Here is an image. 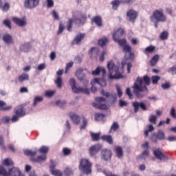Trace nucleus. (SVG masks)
<instances>
[{
  "label": "nucleus",
  "instance_id": "2eb2a0df",
  "mask_svg": "<svg viewBox=\"0 0 176 176\" xmlns=\"http://www.w3.org/2000/svg\"><path fill=\"white\" fill-rule=\"evenodd\" d=\"M133 108H134V112L135 113H137V112H138L140 108H141V109H142V111H146V104H145V103L141 102H138L137 101L133 102L132 104Z\"/></svg>",
  "mask_w": 176,
  "mask_h": 176
},
{
  "label": "nucleus",
  "instance_id": "680f3d73",
  "mask_svg": "<svg viewBox=\"0 0 176 176\" xmlns=\"http://www.w3.org/2000/svg\"><path fill=\"white\" fill-rule=\"evenodd\" d=\"M74 66V62H69L67 63L66 68H65V74H68V71L69 70V68H72Z\"/></svg>",
  "mask_w": 176,
  "mask_h": 176
},
{
  "label": "nucleus",
  "instance_id": "72a5a7b5",
  "mask_svg": "<svg viewBox=\"0 0 176 176\" xmlns=\"http://www.w3.org/2000/svg\"><path fill=\"white\" fill-rule=\"evenodd\" d=\"M119 124L117 122H114L110 128L109 133H112V131L114 133L118 131V130H119Z\"/></svg>",
  "mask_w": 176,
  "mask_h": 176
},
{
  "label": "nucleus",
  "instance_id": "6ab92c4d",
  "mask_svg": "<svg viewBox=\"0 0 176 176\" xmlns=\"http://www.w3.org/2000/svg\"><path fill=\"white\" fill-rule=\"evenodd\" d=\"M124 34V30L122 28H119L118 30H117L116 32L113 33V41H115L114 36H116L117 39H120V38H122V36H123Z\"/></svg>",
  "mask_w": 176,
  "mask_h": 176
},
{
  "label": "nucleus",
  "instance_id": "423d86ee",
  "mask_svg": "<svg viewBox=\"0 0 176 176\" xmlns=\"http://www.w3.org/2000/svg\"><path fill=\"white\" fill-rule=\"evenodd\" d=\"M14 115L12 117L11 121L12 123H14L19 120V118H23V116H25V110L24 109V105L21 104L17 106L14 109Z\"/></svg>",
  "mask_w": 176,
  "mask_h": 176
},
{
  "label": "nucleus",
  "instance_id": "0eeeda50",
  "mask_svg": "<svg viewBox=\"0 0 176 176\" xmlns=\"http://www.w3.org/2000/svg\"><path fill=\"white\" fill-rule=\"evenodd\" d=\"M92 164L87 159H82L80 162L79 169L87 175L91 174Z\"/></svg>",
  "mask_w": 176,
  "mask_h": 176
},
{
  "label": "nucleus",
  "instance_id": "f03ea898",
  "mask_svg": "<svg viewBox=\"0 0 176 176\" xmlns=\"http://www.w3.org/2000/svg\"><path fill=\"white\" fill-rule=\"evenodd\" d=\"M109 69V79H120L123 78L122 73L119 72V67L115 65L113 61L111 60L107 64Z\"/></svg>",
  "mask_w": 176,
  "mask_h": 176
},
{
  "label": "nucleus",
  "instance_id": "a878e982",
  "mask_svg": "<svg viewBox=\"0 0 176 176\" xmlns=\"http://www.w3.org/2000/svg\"><path fill=\"white\" fill-rule=\"evenodd\" d=\"M102 141H106L107 144H109V145L113 144V139L112 138V136L111 135H104L101 137Z\"/></svg>",
  "mask_w": 176,
  "mask_h": 176
},
{
  "label": "nucleus",
  "instance_id": "c756f323",
  "mask_svg": "<svg viewBox=\"0 0 176 176\" xmlns=\"http://www.w3.org/2000/svg\"><path fill=\"white\" fill-rule=\"evenodd\" d=\"M100 94H102V96H104V97H107V98L110 97V98H113V101H116V98H117L116 95H111L109 92H105L104 89H102V91H100Z\"/></svg>",
  "mask_w": 176,
  "mask_h": 176
},
{
  "label": "nucleus",
  "instance_id": "393cba45",
  "mask_svg": "<svg viewBox=\"0 0 176 176\" xmlns=\"http://www.w3.org/2000/svg\"><path fill=\"white\" fill-rule=\"evenodd\" d=\"M115 153L118 159H122L123 157V148L119 146H116Z\"/></svg>",
  "mask_w": 176,
  "mask_h": 176
},
{
  "label": "nucleus",
  "instance_id": "69168bd1",
  "mask_svg": "<svg viewBox=\"0 0 176 176\" xmlns=\"http://www.w3.org/2000/svg\"><path fill=\"white\" fill-rule=\"evenodd\" d=\"M101 72V67H98L96 70L92 71L91 74L97 76Z\"/></svg>",
  "mask_w": 176,
  "mask_h": 176
},
{
  "label": "nucleus",
  "instance_id": "aec40b11",
  "mask_svg": "<svg viewBox=\"0 0 176 176\" xmlns=\"http://www.w3.org/2000/svg\"><path fill=\"white\" fill-rule=\"evenodd\" d=\"M69 116L74 124H79V123H80V117H79V116L74 113H69Z\"/></svg>",
  "mask_w": 176,
  "mask_h": 176
},
{
  "label": "nucleus",
  "instance_id": "e433bc0d",
  "mask_svg": "<svg viewBox=\"0 0 176 176\" xmlns=\"http://www.w3.org/2000/svg\"><path fill=\"white\" fill-rule=\"evenodd\" d=\"M43 101V97L42 96H36L33 101V107H36L38 105V103L42 102Z\"/></svg>",
  "mask_w": 176,
  "mask_h": 176
},
{
  "label": "nucleus",
  "instance_id": "412c9836",
  "mask_svg": "<svg viewBox=\"0 0 176 176\" xmlns=\"http://www.w3.org/2000/svg\"><path fill=\"white\" fill-rule=\"evenodd\" d=\"M47 159L46 155H39L36 158L32 157L30 159L31 162H33V163H42L43 162H45Z\"/></svg>",
  "mask_w": 176,
  "mask_h": 176
},
{
  "label": "nucleus",
  "instance_id": "a19ab883",
  "mask_svg": "<svg viewBox=\"0 0 176 176\" xmlns=\"http://www.w3.org/2000/svg\"><path fill=\"white\" fill-rule=\"evenodd\" d=\"M120 3H122V1H120L119 0H114V1H111V5H112L113 9H114V10H116V9H118V8H119V5H120Z\"/></svg>",
  "mask_w": 176,
  "mask_h": 176
},
{
  "label": "nucleus",
  "instance_id": "c03bdc74",
  "mask_svg": "<svg viewBox=\"0 0 176 176\" xmlns=\"http://www.w3.org/2000/svg\"><path fill=\"white\" fill-rule=\"evenodd\" d=\"M38 152L40 153H43L44 155H46V153H47V152H49V147H47L46 146H42L39 148Z\"/></svg>",
  "mask_w": 176,
  "mask_h": 176
},
{
  "label": "nucleus",
  "instance_id": "13d9d810",
  "mask_svg": "<svg viewBox=\"0 0 176 176\" xmlns=\"http://www.w3.org/2000/svg\"><path fill=\"white\" fill-rule=\"evenodd\" d=\"M65 29V28L64 27V24H63V22H60L57 34L60 35V34H61L64 31Z\"/></svg>",
  "mask_w": 176,
  "mask_h": 176
},
{
  "label": "nucleus",
  "instance_id": "774afa93",
  "mask_svg": "<svg viewBox=\"0 0 176 176\" xmlns=\"http://www.w3.org/2000/svg\"><path fill=\"white\" fill-rule=\"evenodd\" d=\"M149 157V151L145 150L142 153V159H146V157Z\"/></svg>",
  "mask_w": 176,
  "mask_h": 176
},
{
  "label": "nucleus",
  "instance_id": "39448f33",
  "mask_svg": "<svg viewBox=\"0 0 176 176\" xmlns=\"http://www.w3.org/2000/svg\"><path fill=\"white\" fill-rule=\"evenodd\" d=\"M151 21H160L164 23L167 21V16L163 12V10H155L150 17Z\"/></svg>",
  "mask_w": 176,
  "mask_h": 176
},
{
  "label": "nucleus",
  "instance_id": "a18cd8bd",
  "mask_svg": "<svg viewBox=\"0 0 176 176\" xmlns=\"http://www.w3.org/2000/svg\"><path fill=\"white\" fill-rule=\"evenodd\" d=\"M63 153L64 156H69V155L72 153V151H71V149L68 147H65L63 149Z\"/></svg>",
  "mask_w": 176,
  "mask_h": 176
},
{
  "label": "nucleus",
  "instance_id": "ea45409f",
  "mask_svg": "<svg viewBox=\"0 0 176 176\" xmlns=\"http://www.w3.org/2000/svg\"><path fill=\"white\" fill-rule=\"evenodd\" d=\"M107 43H108V38H102L98 41V45H100L101 47H104Z\"/></svg>",
  "mask_w": 176,
  "mask_h": 176
},
{
  "label": "nucleus",
  "instance_id": "9b49d317",
  "mask_svg": "<svg viewBox=\"0 0 176 176\" xmlns=\"http://www.w3.org/2000/svg\"><path fill=\"white\" fill-rule=\"evenodd\" d=\"M102 146L101 144H96L91 146L89 148V154L91 156V157H94V156L96 155L100 151H101Z\"/></svg>",
  "mask_w": 176,
  "mask_h": 176
},
{
  "label": "nucleus",
  "instance_id": "20e7f679",
  "mask_svg": "<svg viewBox=\"0 0 176 176\" xmlns=\"http://www.w3.org/2000/svg\"><path fill=\"white\" fill-rule=\"evenodd\" d=\"M0 175L2 176H24V175L21 173V170L17 168L14 167L10 168L8 172L5 167L2 166H0Z\"/></svg>",
  "mask_w": 176,
  "mask_h": 176
},
{
  "label": "nucleus",
  "instance_id": "de8ad7c7",
  "mask_svg": "<svg viewBox=\"0 0 176 176\" xmlns=\"http://www.w3.org/2000/svg\"><path fill=\"white\" fill-rule=\"evenodd\" d=\"M160 39H162V41H166V39H168V32H166V31L162 32L160 36Z\"/></svg>",
  "mask_w": 176,
  "mask_h": 176
},
{
  "label": "nucleus",
  "instance_id": "7c9ffc66",
  "mask_svg": "<svg viewBox=\"0 0 176 176\" xmlns=\"http://www.w3.org/2000/svg\"><path fill=\"white\" fill-rule=\"evenodd\" d=\"M80 18L77 19L80 24H85L87 20V16L85 14L80 13Z\"/></svg>",
  "mask_w": 176,
  "mask_h": 176
},
{
  "label": "nucleus",
  "instance_id": "f704fd0d",
  "mask_svg": "<svg viewBox=\"0 0 176 176\" xmlns=\"http://www.w3.org/2000/svg\"><path fill=\"white\" fill-rule=\"evenodd\" d=\"M159 55L156 54L151 58V60H150V64L151 67H155V65L157 64V61H159Z\"/></svg>",
  "mask_w": 176,
  "mask_h": 176
},
{
  "label": "nucleus",
  "instance_id": "79ce46f5",
  "mask_svg": "<svg viewBox=\"0 0 176 176\" xmlns=\"http://www.w3.org/2000/svg\"><path fill=\"white\" fill-rule=\"evenodd\" d=\"M36 153H38L37 151H32V150H25L24 151V154L25 155V156H35L36 155Z\"/></svg>",
  "mask_w": 176,
  "mask_h": 176
},
{
  "label": "nucleus",
  "instance_id": "2f4dec72",
  "mask_svg": "<svg viewBox=\"0 0 176 176\" xmlns=\"http://www.w3.org/2000/svg\"><path fill=\"white\" fill-rule=\"evenodd\" d=\"M155 50H156V47H155L153 45H150L145 48L144 54L148 55V54H149V53H153V52H155Z\"/></svg>",
  "mask_w": 176,
  "mask_h": 176
},
{
  "label": "nucleus",
  "instance_id": "f257e3e1",
  "mask_svg": "<svg viewBox=\"0 0 176 176\" xmlns=\"http://www.w3.org/2000/svg\"><path fill=\"white\" fill-rule=\"evenodd\" d=\"M151 85V78L148 75L144 76L142 78L138 77L136 82L134 83L133 89V94L137 98H144L145 97L144 91H148V87Z\"/></svg>",
  "mask_w": 176,
  "mask_h": 176
},
{
  "label": "nucleus",
  "instance_id": "0e129e2a",
  "mask_svg": "<svg viewBox=\"0 0 176 176\" xmlns=\"http://www.w3.org/2000/svg\"><path fill=\"white\" fill-rule=\"evenodd\" d=\"M73 174H74V172L72 171V170H71V168H66V169L65 170V175L66 176H71Z\"/></svg>",
  "mask_w": 176,
  "mask_h": 176
},
{
  "label": "nucleus",
  "instance_id": "8fccbe9b",
  "mask_svg": "<svg viewBox=\"0 0 176 176\" xmlns=\"http://www.w3.org/2000/svg\"><path fill=\"white\" fill-rule=\"evenodd\" d=\"M0 9H1V10L3 12H8V10L10 9V5L9 3H5L2 7H0Z\"/></svg>",
  "mask_w": 176,
  "mask_h": 176
},
{
  "label": "nucleus",
  "instance_id": "bf43d9fd",
  "mask_svg": "<svg viewBox=\"0 0 176 176\" xmlns=\"http://www.w3.org/2000/svg\"><path fill=\"white\" fill-rule=\"evenodd\" d=\"M157 121V118L156 116H151L149 118V122L153 123V124H156V122Z\"/></svg>",
  "mask_w": 176,
  "mask_h": 176
},
{
  "label": "nucleus",
  "instance_id": "c9c22d12",
  "mask_svg": "<svg viewBox=\"0 0 176 176\" xmlns=\"http://www.w3.org/2000/svg\"><path fill=\"white\" fill-rule=\"evenodd\" d=\"M75 21V19H69L67 24L66 25L67 30L69 31V32H71L72 31V27L74 25V22Z\"/></svg>",
  "mask_w": 176,
  "mask_h": 176
},
{
  "label": "nucleus",
  "instance_id": "ddd939ff",
  "mask_svg": "<svg viewBox=\"0 0 176 176\" xmlns=\"http://www.w3.org/2000/svg\"><path fill=\"white\" fill-rule=\"evenodd\" d=\"M40 0H25L24 6L26 9H34L39 5Z\"/></svg>",
  "mask_w": 176,
  "mask_h": 176
},
{
  "label": "nucleus",
  "instance_id": "473e14b6",
  "mask_svg": "<svg viewBox=\"0 0 176 176\" xmlns=\"http://www.w3.org/2000/svg\"><path fill=\"white\" fill-rule=\"evenodd\" d=\"M114 41H116L120 46H124L126 45V43H127V41H126V38H116V36H114Z\"/></svg>",
  "mask_w": 176,
  "mask_h": 176
},
{
  "label": "nucleus",
  "instance_id": "052dcab7",
  "mask_svg": "<svg viewBox=\"0 0 176 176\" xmlns=\"http://www.w3.org/2000/svg\"><path fill=\"white\" fill-rule=\"evenodd\" d=\"M86 126H87V119L86 118H82V125L80 126L81 130H85L86 129Z\"/></svg>",
  "mask_w": 176,
  "mask_h": 176
},
{
  "label": "nucleus",
  "instance_id": "4c0bfd02",
  "mask_svg": "<svg viewBox=\"0 0 176 176\" xmlns=\"http://www.w3.org/2000/svg\"><path fill=\"white\" fill-rule=\"evenodd\" d=\"M19 82H24V80H28L30 79V76L28 74H22L18 78Z\"/></svg>",
  "mask_w": 176,
  "mask_h": 176
},
{
  "label": "nucleus",
  "instance_id": "bb28decb",
  "mask_svg": "<svg viewBox=\"0 0 176 176\" xmlns=\"http://www.w3.org/2000/svg\"><path fill=\"white\" fill-rule=\"evenodd\" d=\"M3 166H6V167H12L14 166V162H13V160H12L11 158H6L3 161Z\"/></svg>",
  "mask_w": 176,
  "mask_h": 176
},
{
  "label": "nucleus",
  "instance_id": "338daca9",
  "mask_svg": "<svg viewBox=\"0 0 176 176\" xmlns=\"http://www.w3.org/2000/svg\"><path fill=\"white\" fill-rule=\"evenodd\" d=\"M56 94V91H46L45 96L46 97H53Z\"/></svg>",
  "mask_w": 176,
  "mask_h": 176
},
{
  "label": "nucleus",
  "instance_id": "5fc2aeb1",
  "mask_svg": "<svg viewBox=\"0 0 176 176\" xmlns=\"http://www.w3.org/2000/svg\"><path fill=\"white\" fill-rule=\"evenodd\" d=\"M0 146L3 149V151H6V147L5 146V141L3 140V136L0 135Z\"/></svg>",
  "mask_w": 176,
  "mask_h": 176
},
{
  "label": "nucleus",
  "instance_id": "4be33fe9",
  "mask_svg": "<svg viewBox=\"0 0 176 176\" xmlns=\"http://www.w3.org/2000/svg\"><path fill=\"white\" fill-rule=\"evenodd\" d=\"M12 108V105L6 106V103L3 100H0V111H3L6 112L8 111H10Z\"/></svg>",
  "mask_w": 176,
  "mask_h": 176
},
{
  "label": "nucleus",
  "instance_id": "c85d7f7f",
  "mask_svg": "<svg viewBox=\"0 0 176 176\" xmlns=\"http://www.w3.org/2000/svg\"><path fill=\"white\" fill-rule=\"evenodd\" d=\"M146 127L148 129L144 131V137L146 138L149 137V133H152V131H155V127L152 124L147 125Z\"/></svg>",
  "mask_w": 176,
  "mask_h": 176
},
{
  "label": "nucleus",
  "instance_id": "7ed1b4c3",
  "mask_svg": "<svg viewBox=\"0 0 176 176\" xmlns=\"http://www.w3.org/2000/svg\"><path fill=\"white\" fill-rule=\"evenodd\" d=\"M69 85L72 87V91L74 92L75 94H79L80 93H82L83 94H87V96H89V94H90V90L86 87L85 88L76 87V81H75V79L74 78H71L69 80Z\"/></svg>",
  "mask_w": 176,
  "mask_h": 176
},
{
  "label": "nucleus",
  "instance_id": "5701e85b",
  "mask_svg": "<svg viewBox=\"0 0 176 176\" xmlns=\"http://www.w3.org/2000/svg\"><path fill=\"white\" fill-rule=\"evenodd\" d=\"M92 23H95L98 27H102V18L100 16H95L91 19Z\"/></svg>",
  "mask_w": 176,
  "mask_h": 176
},
{
  "label": "nucleus",
  "instance_id": "37998d69",
  "mask_svg": "<svg viewBox=\"0 0 176 176\" xmlns=\"http://www.w3.org/2000/svg\"><path fill=\"white\" fill-rule=\"evenodd\" d=\"M20 50L22 52H27L28 50H30V43H27L25 44H23L21 46Z\"/></svg>",
  "mask_w": 176,
  "mask_h": 176
},
{
  "label": "nucleus",
  "instance_id": "4468645a",
  "mask_svg": "<svg viewBox=\"0 0 176 176\" xmlns=\"http://www.w3.org/2000/svg\"><path fill=\"white\" fill-rule=\"evenodd\" d=\"M126 17L129 18V21L134 23L138 17V12L133 9L129 10L126 12Z\"/></svg>",
  "mask_w": 176,
  "mask_h": 176
},
{
  "label": "nucleus",
  "instance_id": "dca6fc26",
  "mask_svg": "<svg viewBox=\"0 0 176 176\" xmlns=\"http://www.w3.org/2000/svg\"><path fill=\"white\" fill-rule=\"evenodd\" d=\"M12 21L18 25V27H25L27 25V19L25 17L20 19L19 17H13Z\"/></svg>",
  "mask_w": 176,
  "mask_h": 176
},
{
  "label": "nucleus",
  "instance_id": "864d4df0",
  "mask_svg": "<svg viewBox=\"0 0 176 176\" xmlns=\"http://www.w3.org/2000/svg\"><path fill=\"white\" fill-rule=\"evenodd\" d=\"M3 24L6 25V27H8L9 30H12V22L9 19H6L3 21Z\"/></svg>",
  "mask_w": 176,
  "mask_h": 176
},
{
  "label": "nucleus",
  "instance_id": "9d476101",
  "mask_svg": "<svg viewBox=\"0 0 176 176\" xmlns=\"http://www.w3.org/2000/svg\"><path fill=\"white\" fill-rule=\"evenodd\" d=\"M76 76H77L78 79L80 82H82V83L85 85H89V80L86 79V75L83 74L82 69H78L76 72Z\"/></svg>",
  "mask_w": 176,
  "mask_h": 176
},
{
  "label": "nucleus",
  "instance_id": "49530a36",
  "mask_svg": "<svg viewBox=\"0 0 176 176\" xmlns=\"http://www.w3.org/2000/svg\"><path fill=\"white\" fill-rule=\"evenodd\" d=\"M104 114L102 113H95L94 115V118H95V120H96L97 122H100V120H102V119H104Z\"/></svg>",
  "mask_w": 176,
  "mask_h": 176
},
{
  "label": "nucleus",
  "instance_id": "b1692460",
  "mask_svg": "<svg viewBox=\"0 0 176 176\" xmlns=\"http://www.w3.org/2000/svg\"><path fill=\"white\" fill-rule=\"evenodd\" d=\"M91 83L92 84L98 83V85H100L102 87L107 86V80H105L103 77H102V78L94 79L93 81L91 82Z\"/></svg>",
  "mask_w": 176,
  "mask_h": 176
},
{
  "label": "nucleus",
  "instance_id": "6e6552de",
  "mask_svg": "<svg viewBox=\"0 0 176 176\" xmlns=\"http://www.w3.org/2000/svg\"><path fill=\"white\" fill-rule=\"evenodd\" d=\"M95 100L96 102H93L92 103V107L94 108H96L97 109H100L101 111H107L108 109V106L107 104H101V102H105L107 101V98L104 97H96Z\"/></svg>",
  "mask_w": 176,
  "mask_h": 176
},
{
  "label": "nucleus",
  "instance_id": "1a4fd4ad",
  "mask_svg": "<svg viewBox=\"0 0 176 176\" xmlns=\"http://www.w3.org/2000/svg\"><path fill=\"white\" fill-rule=\"evenodd\" d=\"M150 140L154 144H157L159 141H164L166 140V133H164V131L159 130L156 133L152 134Z\"/></svg>",
  "mask_w": 176,
  "mask_h": 176
},
{
  "label": "nucleus",
  "instance_id": "e2e57ef3",
  "mask_svg": "<svg viewBox=\"0 0 176 176\" xmlns=\"http://www.w3.org/2000/svg\"><path fill=\"white\" fill-rule=\"evenodd\" d=\"M10 120H12V119H10L8 116L3 117L1 119L2 123H4L6 124H8V123H9Z\"/></svg>",
  "mask_w": 176,
  "mask_h": 176
},
{
  "label": "nucleus",
  "instance_id": "4d7b16f0",
  "mask_svg": "<svg viewBox=\"0 0 176 176\" xmlns=\"http://www.w3.org/2000/svg\"><path fill=\"white\" fill-rule=\"evenodd\" d=\"M91 137L92 140L98 141L100 140V133H91Z\"/></svg>",
  "mask_w": 176,
  "mask_h": 176
},
{
  "label": "nucleus",
  "instance_id": "09e8293b",
  "mask_svg": "<svg viewBox=\"0 0 176 176\" xmlns=\"http://www.w3.org/2000/svg\"><path fill=\"white\" fill-rule=\"evenodd\" d=\"M160 79V76H153L151 77V80H152L153 85H157V82H159Z\"/></svg>",
  "mask_w": 176,
  "mask_h": 176
},
{
  "label": "nucleus",
  "instance_id": "3c124183",
  "mask_svg": "<svg viewBox=\"0 0 176 176\" xmlns=\"http://www.w3.org/2000/svg\"><path fill=\"white\" fill-rule=\"evenodd\" d=\"M51 174H52V175H55V176H63V173L61 171H60V170H51Z\"/></svg>",
  "mask_w": 176,
  "mask_h": 176
},
{
  "label": "nucleus",
  "instance_id": "603ef678",
  "mask_svg": "<svg viewBox=\"0 0 176 176\" xmlns=\"http://www.w3.org/2000/svg\"><path fill=\"white\" fill-rule=\"evenodd\" d=\"M122 50L125 53H131V46L129 45H125L123 46Z\"/></svg>",
  "mask_w": 176,
  "mask_h": 176
},
{
  "label": "nucleus",
  "instance_id": "cd10ccee",
  "mask_svg": "<svg viewBox=\"0 0 176 176\" xmlns=\"http://www.w3.org/2000/svg\"><path fill=\"white\" fill-rule=\"evenodd\" d=\"M3 41L8 45H10V43H13V38L10 36V34H6L3 36Z\"/></svg>",
  "mask_w": 176,
  "mask_h": 176
},
{
  "label": "nucleus",
  "instance_id": "58836bf2",
  "mask_svg": "<svg viewBox=\"0 0 176 176\" xmlns=\"http://www.w3.org/2000/svg\"><path fill=\"white\" fill-rule=\"evenodd\" d=\"M54 82L58 89H61L63 87V78L60 76L57 77Z\"/></svg>",
  "mask_w": 176,
  "mask_h": 176
},
{
  "label": "nucleus",
  "instance_id": "f8f14e48",
  "mask_svg": "<svg viewBox=\"0 0 176 176\" xmlns=\"http://www.w3.org/2000/svg\"><path fill=\"white\" fill-rule=\"evenodd\" d=\"M153 153L158 160H168V156L164 155L162 149L159 148L153 150Z\"/></svg>",
  "mask_w": 176,
  "mask_h": 176
},
{
  "label": "nucleus",
  "instance_id": "f3484780",
  "mask_svg": "<svg viewBox=\"0 0 176 176\" xmlns=\"http://www.w3.org/2000/svg\"><path fill=\"white\" fill-rule=\"evenodd\" d=\"M101 155L104 160H109L112 157V151L109 149H103L101 151Z\"/></svg>",
  "mask_w": 176,
  "mask_h": 176
},
{
  "label": "nucleus",
  "instance_id": "6e6d98bb",
  "mask_svg": "<svg viewBox=\"0 0 176 176\" xmlns=\"http://www.w3.org/2000/svg\"><path fill=\"white\" fill-rule=\"evenodd\" d=\"M67 104V101L65 100H58L56 102V105H57L58 107H60V108H63V107H64L65 104Z\"/></svg>",
  "mask_w": 176,
  "mask_h": 176
},
{
  "label": "nucleus",
  "instance_id": "a211bd4d",
  "mask_svg": "<svg viewBox=\"0 0 176 176\" xmlns=\"http://www.w3.org/2000/svg\"><path fill=\"white\" fill-rule=\"evenodd\" d=\"M85 36H86V34L84 33L77 34L72 42L73 45H75V43L79 45L85 39Z\"/></svg>",
  "mask_w": 176,
  "mask_h": 176
}]
</instances>
